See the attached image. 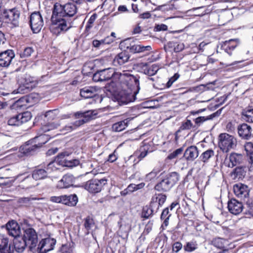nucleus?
<instances>
[{
  "label": "nucleus",
  "mask_w": 253,
  "mask_h": 253,
  "mask_svg": "<svg viewBox=\"0 0 253 253\" xmlns=\"http://www.w3.org/2000/svg\"><path fill=\"white\" fill-rule=\"evenodd\" d=\"M77 12L76 5L71 2L65 4L55 3L51 17L52 32L57 35L65 33L72 27V18Z\"/></svg>",
  "instance_id": "nucleus-1"
},
{
  "label": "nucleus",
  "mask_w": 253,
  "mask_h": 253,
  "mask_svg": "<svg viewBox=\"0 0 253 253\" xmlns=\"http://www.w3.org/2000/svg\"><path fill=\"white\" fill-rule=\"evenodd\" d=\"M119 80L126 84V88L124 95H137L140 90L139 77L129 73H123L119 75Z\"/></svg>",
  "instance_id": "nucleus-2"
},
{
  "label": "nucleus",
  "mask_w": 253,
  "mask_h": 253,
  "mask_svg": "<svg viewBox=\"0 0 253 253\" xmlns=\"http://www.w3.org/2000/svg\"><path fill=\"white\" fill-rule=\"evenodd\" d=\"M119 48L124 51H126L129 54L150 51L152 49L150 45L144 46L136 44L131 38H128L121 41L119 44Z\"/></svg>",
  "instance_id": "nucleus-3"
},
{
  "label": "nucleus",
  "mask_w": 253,
  "mask_h": 253,
  "mask_svg": "<svg viewBox=\"0 0 253 253\" xmlns=\"http://www.w3.org/2000/svg\"><path fill=\"white\" fill-rule=\"evenodd\" d=\"M20 12L16 8L3 9L1 11V26L2 23L10 24L14 27L18 26Z\"/></svg>",
  "instance_id": "nucleus-4"
},
{
  "label": "nucleus",
  "mask_w": 253,
  "mask_h": 253,
  "mask_svg": "<svg viewBox=\"0 0 253 253\" xmlns=\"http://www.w3.org/2000/svg\"><path fill=\"white\" fill-rule=\"evenodd\" d=\"M121 73L116 72L113 68H108L98 71L95 72L92 77V80L94 82H104L109 80L113 78L117 81L119 79V75Z\"/></svg>",
  "instance_id": "nucleus-5"
},
{
  "label": "nucleus",
  "mask_w": 253,
  "mask_h": 253,
  "mask_svg": "<svg viewBox=\"0 0 253 253\" xmlns=\"http://www.w3.org/2000/svg\"><path fill=\"white\" fill-rule=\"evenodd\" d=\"M236 144V139L232 135L223 133L218 136V146L223 152H227L234 149Z\"/></svg>",
  "instance_id": "nucleus-6"
},
{
  "label": "nucleus",
  "mask_w": 253,
  "mask_h": 253,
  "mask_svg": "<svg viewBox=\"0 0 253 253\" xmlns=\"http://www.w3.org/2000/svg\"><path fill=\"white\" fill-rule=\"evenodd\" d=\"M22 239L29 246L30 250L33 251L38 242V235L36 231L32 228L25 229Z\"/></svg>",
  "instance_id": "nucleus-7"
},
{
  "label": "nucleus",
  "mask_w": 253,
  "mask_h": 253,
  "mask_svg": "<svg viewBox=\"0 0 253 253\" xmlns=\"http://www.w3.org/2000/svg\"><path fill=\"white\" fill-rule=\"evenodd\" d=\"M30 26L34 33H38L43 26V21L39 11L33 12L30 17Z\"/></svg>",
  "instance_id": "nucleus-8"
},
{
  "label": "nucleus",
  "mask_w": 253,
  "mask_h": 253,
  "mask_svg": "<svg viewBox=\"0 0 253 253\" xmlns=\"http://www.w3.org/2000/svg\"><path fill=\"white\" fill-rule=\"evenodd\" d=\"M105 178L94 179L89 180L84 185V188L90 193H98L101 191L103 187L107 184Z\"/></svg>",
  "instance_id": "nucleus-9"
},
{
  "label": "nucleus",
  "mask_w": 253,
  "mask_h": 253,
  "mask_svg": "<svg viewBox=\"0 0 253 253\" xmlns=\"http://www.w3.org/2000/svg\"><path fill=\"white\" fill-rule=\"evenodd\" d=\"M31 118V112L26 111L11 118L8 120L7 123L9 126H19L30 121Z\"/></svg>",
  "instance_id": "nucleus-10"
},
{
  "label": "nucleus",
  "mask_w": 253,
  "mask_h": 253,
  "mask_svg": "<svg viewBox=\"0 0 253 253\" xmlns=\"http://www.w3.org/2000/svg\"><path fill=\"white\" fill-rule=\"evenodd\" d=\"M1 228H5L8 235L14 238H19L21 234L19 225L14 220L9 221L5 225L1 226Z\"/></svg>",
  "instance_id": "nucleus-11"
},
{
  "label": "nucleus",
  "mask_w": 253,
  "mask_h": 253,
  "mask_svg": "<svg viewBox=\"0 0 253 253\" xmlns=\"http://www.w3.org/2000/svg\"><path fill=\"white\" fill-rule=\"evenodd\" d=\"M56 240L53 238H47L42 239L39 244L37 250L39 253H46L54 249Z\"/></svg>",
  "instance_id": "nucleus-12"
},
{
  "label": "nucleus",
  "mask_w": 253,
  "mask_h": 253,
  "mask_svg": "<svg viewBox=\"0 0 253 253\" xmlns=\"http://www.w3.org/2000/svg\"><path fill=\"white\" fill-rule=\"evenodd\" d=\"M243 208L242 203L235 199H231L228 202V211L233 214H239L243 211Z\"/></svg>",
  "instance_id": "nucleus-13"
},
{
  "label": "nucleus",
  "mask_w": 253,
  "mask_h": 253,
  "mask_svg": "<svg viewBox=\"0 0 253 253\" xmlns=\"http://www.w3.org/2000/svg\"><path fill=\"white\" fill-rule=\"evenodd\" d=\"M60 154H62V157H61L60 161L59 163H60V165L62 166L67 167H73L78 166L80 164V161L78 159H69L68 157L71 154L67 151H64L60 153Z\"/></svg>",
  "instance_id": "nucleus-14"
},
{
  "label": "nucleus",
  "mask_w": 253,
  "mask_h": 253,
  "mask_svg": "<svg viewBox=\"0 0 253 253\" xmlns=\"http://www.w3.org/2000/svg\"><path fill=\"white\" fill-rule=\"evenodd\" d=\"M234 192L238 198L245 199L249 195L248 187L242 183L235 184L233 187Z\"/></svg>",
  "instance_id": "nucleus-15"
},
{
  "label": "nucleus",
  "mask_w": 253,
  "mask_h": 253,
  "mask_svg": "<svg viewBox=\"0 0 253 253\" xmlns=\"http://www.w3.org/2000/svg\"><path fill=\"white\" fill-rule=\"evenodd\" d=\"M239 43V40L237 39H230L221 44V49L231 56L232 54V51L238 45Z\"/></svg>",
  "instance_id": "nucleus-16"
},
{
  "label": "nucleus",
  "mask_w": 253,
  "mask_h": 253,
  "mask_svg": "<svg viewBox=\"0 0 253 253\" xmlns=\"http://www.w3.org/2000/svg\"><path fill=\"white\" fill-rule=\"evenodd\" d=\"M198 148L194 145L189 146L185 150L183 157L187 162H193L199 156Z\"/></svg>",
  "instance_id": "nucleus-17"
},
{
  "label": "nucleus",
  "mask_w": 253,
  "mask_h": 253,
  "mask_svg": "<svg viewBox=\"0 0 253 253\" xmlns=\"http://www.w3.org/2000/svg\"><path fill=\"white\" fill-rule=\"evenodd\" d=\"M38 144L30 140L26 142V144L20 147V151L25 155H29L33 154L40 148Z\"/></svg>",
  "instance_id": "nucleus-18"
},
{
  "label": "nucleus",
  "mask_w": 253,
  "mask_h": 253,
  "mask_svg": "<svg viewBox=\"0 0 253 253\" xmlns=\"http://www.w3.org/2000/svg\"><path fill=\"white\" fill-rule=\"evenodd\" d=\"M130 55L126 51H122L118 53L113 60V65L115 66H121L127 62Z\"/></svg>",
  "instance_id": "nucleus-19"
},
{
  "label": "nucleus",
  "mask_w": 253,
  "mask_h": 253,
  "mask_svg": "<svg viewBox=\"0 0 253 253\" xmlns=\"http://www.w3.org/2000/svg\"><path fill=\"white\" fill-rule=\"evenodd\" d=\"M97 114L95 110H88L85 112H78L75 114L76 118L82 119L84 121L85 123L95 118V116Z\"/></svg>",
  "instance_id": "nucleus-20"
},
{
  "label": "nucleus",
  "mask_w": 253,
  "mask_h": 253,
  "mask_svg": "<svg viewBox=\"0 0 253 253\" xmlns=\"http://www.w3.org/2000/svg\"><path fill=\"white\" fill-rule=\"evenodd\" d=\"M14 57V54L12 50L1 51V67H8Z\"/></svg>",
  "instance_id": "nucleus-21"
},
{
  "label": "nucleus",
  "mask_w": 253,
  "mask_h": 253,
  "mask_svg": "<svg viewBox=\"0 0 253 253\" xmlns=\"http://www.w3.org/2000/svg\"><path fill=\"white\" fill-rule=\"evenodd\" d=\"M238 133L242 138L248 140L252 136V127L246 124H242L238 126Z\"/></svg>",
  "instance_id": "nucleus-22"
},
{
  "label": "nucleus",
  "mask_w": 253,
  "mask_h": 253,
  "mask_svg": "<svg viewBox=\"0 0 253 253\" xmlns=\"http://www.w3.org/2000/svg\"><path fill=\"white\" fill-rule=\"evenodd\" d=\"M247 168L246 166H239L235 168L231 172V176L234 180L242 179L246 175Z\"/></svg>",
  "instance_id": "nucleus-23"
},
{
  "label": "nucleus",
  "mask_w": 253,
  "mask_h": 253,
  "mask_svg": "<svg viewBox=\"0 0 253 253\" xmlns=\"http://www.w3.org/2000/svg\"><path fill=\"white\" fill-rule=\"evenodd\" d=\"M74 177L73 175L67 174L58 182V187L60 188H67L73 185Z\"/></svg>",
  "instance_id": "nucleus-24"
},
{
  "label": "nucleus",
  "mask_w": 253,
  "mask_h": 253,
  "mask_svg": "<svg viewBox=\"0 0 253 253\" xmlns=\"http://www.w3.org/2000/svg\"><path fill=\"white\" fill-rule=\"evenodd\" d=\"M229 163L228 164L229 168H233L238 165L242 164L244 162V157L242 154L233 153L229 157Z\"/></svg>",
  "instance_id": "nucleus-25"
},
{
  "label": "nucleus",
  "mask_w": 253,
  "mask_h": 253,
  "mask_svg": "<svg viewBox=\"0 0 253 253\" xmlns=\"http://www.w3.org/2000/svg\"><path fill=\"white\" fill-rule=\"evenodd\" d=\"M167 196L164 194H159L156 197H153L151 199V206L156 208L162 206L166 202Z\"/></svg>",
  "instance_id": "nucleus-26"
},
{
  "label": "nucleus",
  "mask_w": 253,
  "mask_h": 253,
  "mask_svg": "<svg viewBox=\"0 0 253 253\" xmlns=\"http://www.w3.org/2000/svg\"><path fill=\"white\" fill-rule=\"evenodd\" d=\"M14 248L10 243L6 237L1 239V253H13Z\"/></svg>",
  "instance_id": "nucleus-27"
},
{
  "label": "nucleus",
  "mask_w": 253,
  "mask_h": 253,
  "mask_svg": "<svg viewBox=\"0 0 253 253\" xmlns=\"http://www.w3.org/2000/svg\"><path fill=\"white\" fill-rule=\"evenodd\" d=\"M48 171L43 169L37 168L32 172V178L35 180L45 179L47 177Z\"/></svg>",
  "instance_id": "nucleus-28"
},
{
  "label": "nucleus",
  "mask_w": 253,
  "mask_h": 253,
  "mask_svg": "<svg viewBox=\"0 0 253 253\" xmlns=\"http://www.w3.org/2000/svg\"><path fill=\"white\" fill-rule=\"evenodd\" d=\"M158 211V207L156 208L155 207H152L151 206V202L150 203V206H145L144 207L142 213H141V217L148 219L151 216H152L153 214L156 213Z\"/></svg>",
  "instance_id": "nucleus-29"
},
{
  "label": "nucleus",
  "mask_w": 253,
  "mask_h": 253,
  "mask_svg": "<svg viewBox=\"0 0 253 253\" xmlns=\"http://www.w3.org/2000/svg\"><path fill=\"white\" fill-rule=\"evenodd\" d=\"M171 188L168 181L164 178L155 186L154 189L159 192H168Z\"/></svg>",
  "instance_id": "nucleus-30"
},
{
  "label": "nucleus",
  "mask_w": 253,
  "mask_h": 253,
  "mask_svg": "<svg viewBox=\"0 0 253 253\" xmlns=\"http://www.w3.org/2000/svg\"><path fill=\"white\" fill-rule=\"evenodd\" d=\"M130 121L129 118H127L123 121L114 124L112 126V130L116 132L123 131L127 126Z\"/></svg>",
  "instance_id": "nucleus-31"
},
{
  "label": "nucleus",
  "mask_w": 253,
  "mask_h": 253,
  "mask_svg": "<svg viewBox=\"0 0 253 253\" xmlns=\"http://www.w3.org/2000/svg\"><path fill=\"white\" fill-rule=\"evenodd\" d=\"M78 202V198L76 194L64 195L63 204L69 207L75 206Z\"/></svg>",
  "instance_id": "nucleus-32"
},
{
  "label": "nucleus",
  "mask_w": 253,
  "mask_h": 253,
  "mask_svg": "<svg viewBox=\"0 0 253 253\" xmlns=\"http://www.w3.org/2000/svg\"><path fill=\"white\" fill-rule=\"evenodd\" d=\"M62 156V154H60L59 153L54 161H51L47 165L46 170L48 171V173L59 169L58 167L61 166V165L59 162L61 160V157Z\"/></svg>",
  "instance_id": "nucleus-33"
},
{
  "label": "nucleus",
  "mask_w": 253,
  "mask_h": 253,
  "mask_svg": "<svg viewBox=\"0 0 253 253\" xmlns=\"http://www.w3.org/2000/svg\"><path fill=\"white\" fill-rule=\"evenodd\" d=\"M14 248L15 251L18 253L23 252L27 246H28L24 240L21 238L20 240L18 238H14Z\"/></svg>",
  "instance_id": "nucleus-34"
},
{
  "label": "nucleus",
  "mask_w": 253,
  "mask_h": 253,
  "mask_svg": "<svg viewBox=\"0 0 253 253\" xmlns=\"http://www.w3.org/2000/svg\"><path fill=\"white\" fill-rule=\"evenodd\" d=\"M85 124L84 121L82 119H80L75 121L72 124H70L66 126L63 128V131L64 133L71 131L72 130L76 129L77 127Z\"/></svg>",
  "instance_id": "nucleus-35"
},
{
  "label": "nucleus",
  "mask_w": 253,
  "mask_h": 253,
  "mask_svg": "<svg viewBox=\"0 0 253 253\" xmlns=\"http://www.w3.org/2000/svg\"><path fill=\"white\" fill-rule=\"evenodd\" d=\"M214 156V152L211 149H209L201 154L200 156L201 161L204 163L209 162L211 158Z\"/></svg>",
  "instance_id": "nucleus-36"
},
{
  "label": "nucleus",
  "mask_w": 253,
  "mask_h": 253,
  "mask_svg": "<svg viewBox=\"0 0 253 253\" xmlns=\"http://www.w3.org/2000/svg\"><path fill=\"white\" fill-rule=\"evenodd\" d=\"M179 174L176 172H172L168 174L165 178L172 187L179 180Z\"/></svg>",
  "instance_id": "nucleus-37"
},
{
  "label": "nucleus",
  "mask_w": 253,
  "mask_h": 253,
  "mask_svg": "<svg viewBox=\"0 0 253 253\" xmlns=\"http://www.w3.org/2000/svg\"><path fill=\"white\" fill-rule=\"evenodd\" d=\"M114 98L121 102L122 104H127L134 102L136 99V96H113Z\"/></svg>",
  "instance_id": "nucleus-38"
},
{
  "label": "nucleus",
  "mask_w": 253,
  "mask_h": 253,
  "mask_svg": "<svg viewBox=\"0 0 253 253\" xmlns=\"http://www.w3.org/2000/svg\"><path fill=\"white\" fill-rule=\"evenodd\" d=\"M193 125L191 120L187 119L186 122H183L179 127V129L175 132V138L177 139V135L180 131L184 130H189L191 128H193Z\"/></svg>",
  "instance_id": "nucleus-39"
},
{
  "label": "nucleus",
  "mask_w": 253,
  "mask_h": 253,
  "mask_svg": "<svg viewBox=\"0 0 253 253\" xmlns=\"http://www.w3.org/2000/svg\"><path fill=\"white\" fill-rule=\"evenodd\" d=\"M33 99L32 96H23L15 103L16 107H22L27 106L30 102V99Z\"/></svg>",
  "instance_id": "nucleus-40"
},
{
  "label": "nucleus",
  "mask_w": 253,
  "mask_h": 253,
  "mask_svg": "<svg viewBox=\"0 0 253 253\" xmlns=\"http://www.w3.org/2000/svg\"><path fill=\"white\" fill-rule=\"evenodd\" d=\"M242 117L245 121L253 123V108L243 111Z\"/></svg>",
  "instance_id": "nucleus-41"
},
{
  "label": "nucleus",
  "mask_w": 253,
  "mask_h": 253,
  "mask_svg": "<svg viewBox=\"0 0 253 253\" xmlns=\"http://www.w3.org/2000/svg\"><path fill=\"white\" fill-rule=\"evenodd\" d=\"M151 146L148 144H144L140 148V154L138 156V158L142 159L146 157L149 152H151L152 150H150Z\"/></svg>",
  "instance_id": "nucleus-42"
},
{
  "label": "nucleus",
  "mask_w": 253,
  "mask_h": 253,
  "mask_svg": "<svg viewBox=\"0 0 253 253\" xmlns=\"http://www.w3.org/2000/svg\"><path fill=\"white\" fill-rule=\"evenodd\" d=\"M195 124L193 125V128H197L201 126L205 122L210 120L209 116H200L193 119Z\"/></svg>",
  "instance_id": "nucleus-43"
},
{
  "label": "nucleus",
  "mask_w": 253,
  "mask_h": 253,
  "mask_svg": "<svg viewBox=\"0 0 253 253\" xmlns=\"http://www.w3.org/2000/svg\"><path fill=\"white\" fill-rule=\"evenodd\" d=\"M170 215L171 214H169V210L168 208H165L163 211L162 214L161 215V219L162 220H164L162 226L165 225L166 227H167L168 225Z\"/></svg>",
  "instance_id": "nucleus-44"
},
{
  "label": "nucleus",
  "mask_w": 253,
  "mask_h": 253,
  "mask_svg": "<svg viewBox=\"0 0 253 253\" xmlns=\"http://www.w3.org/2000/svg\"><path fill=\"white\" fill-rule=\"evenodd\" d=\"M105 89L106 91L109 92L110 95H120L117 93V87L116 83L115 82H111L110 84H108L105 86Z\"/></svg>",
  "instance_id": "nucleus-45"
},
{
  "label": "nucleus",
  "mask_w": 253,
  "mask_h": 253,
  "mask_svg": "<svg viewBox=\"0 0 253 253\" xmlns=\"http://www.w3.org/2000/svg\"><path fill=\"white\" fill-rule=\"evenodd\" d=\"M162 99V97H160L159 99H153L145 101L144 102L145 107L149 108H155L159 107L160 106L159 101L161 100Z\"/></svg>",
  "instance_id": "nucleus-46"
},
{
  "label": "nucleus",
  "mask_w": 253,
  "mask_h": 253,
  "mask_svg": "<svg viewBox=\"0 0 253 253\" xmlns=\"http://www.w3.org/2000/svg\"><path fill=\"white\" fill-rule=\"evenodd\" d=\"M225 242L226 240L224 239L216 238L212 241V244L217 248L222 250L226 249L224 248V243Z\"/></svg>",
  "instance_id": "nucleus-47"
},
{
  "label": "nucleus",
  "mask_w": 253,
  "mask_h": 253,
  "mask_svg": "<svg viewBox=\"0 0 253 253\" xmlns=\"http://www.w3.org/2000/svg\"><path fill=\"white\" fill-rule=\"evenodd\" d=\"M198 248V244L196 241H192L186 243L184 246V249L188 252H191Z\"/></svg>",
  "instance_id": "nucleus-48"
},
{
  "label": "nucleus",
  "mask_w": 253,
  "mask_h": 253,
  "mask_svg": "<svg viewBox=\"0 0 253 253\" xmlns=\"http://www.w3.org/2000/svg\"><path fill=\"white\" fill-rule=\"evenodd\" d=\"M60 126V123L58 122H51L42 126V129L44 132H46L57 128Z\"/></svg>",
  "instance_id": "nucleus-49"
},
{
  "label": "nucleus",
  "mask_w": 253,
  "mask_h": 253,
  "mask_svg": "<svg viewBox=\"0 0 253 253\" xmlns=\"http://www.w3.org/2000/svg\"><path fill=\"white\" fill-rule=\"evenodd\" d=\"M30 91V86L28 84L20 85L16 90L13 91L14 94H27Z\"/></svg>",
  "instance_id": "nucleus-50"
},
{
  "label": "nucleus",
  "mask_w": 253,
  "mask_h": 253,
  "mask_svg": "<svg viewBox=\"0 0 253 253\" xmlns=\"http://www.w3.org/2000/svg\"><path fill=\"white\" fill-rule=\"evenodd\" d=\"M33 142L38 144V147L41 148L43 144L46 143L47 138L45 135H40L39 136L35 137L32 139Z\"/></svg>",
  "instance_id": "nucleus-51"
},
{
  "label": "nucleus",
  "mask_w": 253,
  "mask_h": 253,
  "mask_svg": "<svg viewBox=\"0 0 253 253\" xmlns=\"http://www.w3.org/2000/svg\"><path fill=\"white\" fill-rule=\"evenodd\" d=\"M245 149L247 154L249 156L251 162L253 164V144L252 143H248L245 146Z\"/></svg>",
  "instance_id": "nucleus-52"
},
{
  "label": "nucleus",
  "mask_w": 253,
  "mask_h": 253,
  "mask_svg": "<svg viewBox=\"0 0 253 253\" xmlns=\"http://www.w3.org/2000/svg\"><path fill=\"white\" fill-rule=\"evenodd\" d=\"M246 214H249L253 216V201L252 200H248L246 204Z\"/></svg>",
  "instance_id": "nucleus-53"
},
{
  "label": "nucleus",
  "mask_w": 253,
  "mask_h": 253,
  "mask_svg": "<svg viewBox=\"0 0 253 253\" xmlns=\"http://www.w3.org/2000/svg\"><path fill=\"white\" fill-rule=\"evenodd\" d=\"M159 171H160L159 170L154 169L152 171L145 175V181H150L154 179L159 173Z\"/></svg>",
  "instance_id": "nucleus-54"
},
{
  "label": "nucleus",
  "mask_w": 253,
  "mask_h": 253,
  "mask_svg": "<svg viewBox=\"0 0 253 253\" xmlns=\"http://www.w3.org/2000/svg\"><path fill=\"white\" fill-rule=\"evenodd\" d=\"M94 225V221L89 216L86 217L84 219V226L87 230H89Z\"/></svg>",
  "instance_id": "nucleus-55"
},
{
  "label": "nucleus",
  "mask_w": 253,
  "mask_h": 253,
  "mask_svg": "<svg viewBox=\"0 0 253 253\" xmlns=\"http://www.w3.org/2000/svg\"><path fill=\"white\" fill-rule=\"evenodd\" d=\"M34 52V49L31 47H26L24 51L20 54L21 58H26L31 56Z\"/></svg>",
  "instance_id": "nucleus-56"
},
{
  "label": "nucleus",
  "mask_w": 253,
  "mask_h": 253,
  "mask_svg": "<svg viewBox=\"0 0 253 253\" xmlns=\"http://www.w3.org/2000/svg\"><path fill=\"white\" fill-rule=\"evenodd\" d=\"M183 151V147H181L178 149H177L174 151H173L172 153L169 154L168 155L167 158L169 160H172L174 158H176L178 155L182 154Z\"/></svg>",
  "instance_id": "nucleus-57"
},
{
  "label": "nucleus",
  "mask_w": 253,
  "mask_h": 253,
  "mask_svg": "<svg viewBox=\"0 0 253 253\" xmlns=\"http://www.w3.org/2000/svg\"><path fill=\"white\" fill-rule=\"evenodd\" d=\"M97 17L96 13H93L89 19L85 26L86 30H89L92 27L93 23Z\"/></svg>",
  "instance_id": "nucleus-58"
},
{
  "label": "nucleus",
  "mask_w": 253,
  "mask_h": 253,
  "mask_svg": "<svg viewBox=\"0 0 253 253\" xmlns=\"http://www.w3.org/2000/svg\"><path fill=\"white\" fill-rule=\"evenodd\" d=\"M64 195L59 196H51L50 198V201L52 202L63 204Z\"/></svg>",
  "instance_id": "nucleus-59"
},
{
  "label": "nucleus",
  "mask_w": 253,
  "mask_h": 253,
  "mask_svg": "<svg viewBox=\"0 0 253 253\" xmlns=\"http://www.w3.org/2000/svg\"><path fill=\"white\" fill-rule=\"evenodd\" d=\"M95 89L92 86H85L80 89V94L84 93H94Z\"/></svg>",
  "instance_id": "nucleus-60"
},
{
  "label": "nucleus",
  "mask_w": 253,
  "mask_h": 253,
  "mask_svg": "<svg viewBox=\"0 0 253 253\" xmlns=\"http://www.w3.org/2000/svg\"><path fill=\"white\" fill-rule=\"evenodd\" d=\"M23 182L27 184V188H32L36 185V183L33 179L29 177H27L24 178Z\"/></svg>",
  "instance_id": "nucleus-61"
},
{
  "label": "nucleus",
  "mask_w": 253,
  "mask_h": 253,
  "mask_svg": "<svg viewBox=\"0 0 253 253\" xmlns=\"http://www.w3.org/2000/svg\"><path fill=\"white\" fill-rule=\"evenodd\" d=\"M180 75L178 73H175L174 75L171 77L167 82L166 86L167 87H169L172 84L176 81L179 77Z\"/></svg>",
  "instance_id": "nucleus-62"
},
{
  "label": "nucleus",
  "mask_w": 253,
  "mask_h": 253,
  "mask_svg": "<svg viewBox=\"0 0 253 253\" xmlns=\"http://www.w3.org/2000/svg\"><path fill=\"white\" fill-rule=\"evenodd\" d=\"M182 248V244L179 242H174L172 244V251L178 253Z\"/></svg>",
  "instance_id": "nucleus-63"
},
{
  "label": "nucleus",
  "mask_w": 253,
  "mask_h": 253,
  "mask_svg": "<svg viewBox=\"0 0 253 253\" xmlns=\"http://www.w3.org/2000/svg\"><path fill=\"white\" fill-rule=\"evenodd\" d=\"M158 70H159L158 67L156 64H153L148 70V74L150 76H153L157 73Z\"/></svg>",
  "instance_id": "nucleus-64"
}]
</instances>
